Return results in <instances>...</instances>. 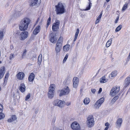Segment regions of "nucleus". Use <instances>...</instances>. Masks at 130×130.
I'll return each mask as SVG.
<instances>
[{"label": "nucleus", "mask_w": 130, "mask_h": 130, "mask_svg": "<svg viewBox=\"0 0 130 130\" xmlns=\"http://www.w3.org/2000/svg\"><path fill=\"white\" fill-rule=\"evenodd\" d=\"M30 22V20L28 18H25L20 22L19 25L20 30L22 31L26 30L28 27V26Z\"/></svg>", "instance_id": "nucleus-1"}, {"label": "nucleus", "mask_w": 130, "mask_h": 130, "mask_svg": "<svg viewBox=\"0 0 130 130\" xmlns=\"http://www.w3.org/2000/svg\"><path fill=\"white\" fill-rule=\"evenodd\" d=\"M55 11L57 14H62L66 11V6L64 3L59 2L55 6Z\"/></svg>", "instance_id": "nucleus-2"}, {"label": "nucleus", "mask_w": 130, "mask_h": 130, "mask_svg": "<svg viewBox=\"0 0 130 130\" xmlns=\"http://www.w3.org/2000/svg\"><path fill=\"white\" fill-rule=\"evenodd\" d=\"M63 39V38L62 37H60L58 39L56 44L55 51L56 53V55L58 54V53L60 52L61 49Z\"/></svg>", "instance_id": "nucleus-3"}, {"label": "nucleus", "mask_w": 130, "mask_h": 130, "mask_svg": "<svg viewBox=\"0 0 130 130\" xmlns=\"http://www.w3.org/2000/svg\"><path fill=\"white\" fill-rule=\"evenodd\" d=\"M55 88V84H51L50 85L48 93V97L50 99H52L54 96Z\"/></svg>", "instance_id": "nucleus-4"}, {"label": "nucleus", "mask_w": 130, "mask_h": 130, "mask_svg": "<svg viewBox=\"0 0 130 130\" xmlns=\"http://www.w3.org/2000/svg\"><path fill=\"white\" fill-rule=\"evenodd\" d=\"M53 104L55 106H58L60 108H62L64 106L65 102L61 100L57 99L53 102Z\"/></svg>", "instance_id": "nucleus-5"}, {"label": "nucleus", "mask_w": 130, "mask_h": 130, "mask_svg": "<svg viewBox=\"0 0 130 130\" xmlns=\"http://www.w3.org/2000/svg\"><path fill=\"white\" fill-rule=\"evenodd\" d=\"M87 125L89 127H92L94 125V121L92 115H89L88 116L87 118Z\"/></svg>", "instance_id": "nucleus-6"}, {"label": "nucleus", "mask_w": 130, "mask_h": 130, "mask_svg": "<svg viewBox=\"0 0 130 130\" xmlns=\"http://www.w3.org/2000/svg\"><path fill=\"white\" fill-rule=\"evenodd\" d=\"M120 90L119 87L115 86L113 87L110 92V95L112 96H114L117 94Z\"/></svg>", "instance_id": "nucleus-7"}, {"label": "nucleus", "mask_w": 130, "mask_h": 130, "mask_svg": "<svg viewBox=\"0 0 130 130\" xmlns=\"http://www.w3.org/2000/svg\"><path fill=\"white\" fill-rule=\"evenodd\" d=\"M104 101V98H102L98 100L95 103L93 106V107L96 109H98Z\"/></svg>", "instance_id": "nucleus-8"}, {"label": "nucleus", "mask_w": 130, "mask_h": 130, "mask_svg": "<svg viewBox=\"0 0 130 130\" xmlns=\"http://www.w3.org/2000/svg\"><path fill=\"white\" fill-rule=\"evenodd\" d=\"M70 91V90L68 87H65L61 91L59 95L61 96L63 95H67L69 93Z\"/></svg>", "instance_id": "nucleus-9"}, {"label": "nucleus", "mask_w": 130, "mask_h": 130, "mask_svg": "<svg viewBox=\"0 0 130 130\" xmlns=\"http://www.w3.org/2000/svg\"><path fill=\"white\" fill-rule=\"evenodd\" d=\"M71 128L73 130H80V127L78 123L76 122H73L71 125Z\"/></svg>", "instance_id": "nucleus-10"}, {"label": "nucleus", "mask_w": 130, "mask_h": 130, "mask_svg": "<svg viewBox=\"0 0 130 130\" xmlns=\"http://www.w3.org/2000/svg\"><path fill=\"white\" fill-rule=\"evenodd\" d=\"M28 32L26 31H24L22 32L20 35V38L21 40H22L25 39L28 37Z\"/></svg>", "instance_id": "nucleus-11"}, {"label": "nucleus", "mask_w": 130, "mask_h": 130, "mask_svg": "<svg viewBox=\"0 0 130 130\" xmlns=\"http://www.w3.org/2000/svg\"><path fill=\"white\" fill-rule=\"evenodd\" d=\"M122 122V119L121 118H119L117 120L116 123V127L118 129L120 128Z\"/></svg>", "instance_id": "nucleus-12"}, {"label": "nucleus", "mask_w": 130, "mask_h": 130, "mask_svg": "<svg viewBox=\"0 0 130 130\" xmlns=\"http://www.w3.org/2000/svg\"><path fill=\"white\" fill-rule=\"evenodd\" d=\"M79 82V79L76 77H74L73 79V85L74 88L77 87Z\"/></svg>", "instance_id": "nucleus-13"}, {"label": "nucleus", "mask_w": 130, "mask_h": 130, "mask_svg": "<svg viewBox=\"0 0 130 130\" xmlns=\"http://www.w3.org/2000/svg\"><path fill=\"white\" fill-rule=\"evenodd\" d=\"M130 84V77H127L125 79L124 84V88H125L126 87L128 86Z\"/></svg>", "instance_id": "nucleus-14"}, {"label": "nucleus", "mask_w": 130, "mask_h": 130, "mask_svg": "<svg viewBox=\"0 0 130 130\" xmlns=\"http://www.w3.org/2000/svg\"><path fill=\"white\" fill-rule=\"evenodd\" d=\"M5 69L4 67H1L0 68V79L4 76L5 72Z\"/></svg>", "instance_id": "nucleus-15"}, {"label": "nucleus", "mask_w": 130, "mask_h": 130, "mask_svg": "<svg viewBox=\"0 0 130 130\" xmlns=\"http://www.w3.org/2000/svg\"><path fill=\"white\" fill-rule=\"evenodd\" d=\"M24 76L25 74L23 72H19L17 75V78L20 80L23 79Z\"/></svg>", "instance_id": "nucleus-16"}, {"label": "nucleus", "mask_w": 130, "mask_h": 130, "mask_svg": "<svg viewBox=\"0 0 130 130\" xmlns=\"http://www.w3.org/2000/svg\"><path fill=\"white\" fill-rule=\"evenodd\" d=\"M41 29V27L40 25H38L35 28L33 31V34L34 35H37L40 31Z\"/></svg>", "instance_id": "nucleus-17"}, {"label": "nucleus", "mask_w": 130, "mask_h": 130, "mask_svg": "<svg viewBox=\"0 0 130 130\" xmlns=\"http://www.w3.org/2000/svg\"><path fill=\"white\" fill-rule=\"evenodd\" d=\"M17 119V117L15 115H12L11 116L10 118L7 120V121L9 122H11Z\"/></svg>", "instance_id": "nucleus-18"}, {"label": "nucleus", "mask_w": 130, "mask_h": 130, "mask_svg": "<svg viewBox=\"0 0 130 130\" xmlns=\"http://www.w3.org/2000/svg\"><path fill=\"white\" fill-rule=\"evenodd\" d=\"M51 36V38L50 39V41L52 43H55L57 40L56 38L55 35L54 34H52Z\"/></svg>", "instance_id": "nucleus-19"}, {"label": "nucleus", "mask_w": 130, "mask_h": 130, "mask_svg": "<svg viewBox=\"0 0 130 130\" xmlns=\"http://www.w3.org/2000/svg\"><path fill=\"white\" fill-rule=\"evenodd\" d=\"M26 87L24 84H22L19 87V89L20 91L22 92H24L25 90Z\"/></svg>", "instance_id": "nucleus-20"}, {"label": "nucleus", "mask_w": 130, "mask_h": 130, "mask_svg": "<svg viewBox=\"0 0 130 130\" xmlns=\"http://www.w3.org/2000/svg\"><path fill=\"white\" fill-rule=\"evenodd\" d=\"M35 78V75L34 73H31L28 77V80L30 82H32L33 81Z\"/></svg>", "instance_id": "nucleus-21"}, {"label": "nucleus", "mask_w": 130, "mask_h": 130, "mask_svg": "<svg viewBox=\"0 0 130 130\" xmlns=\"http://www.w3.org/2000/svg\"><path fill=\"white\" fill-rule=\"evenodd\" d=\"M38 0H31L30 3V6H33L37 4Z\"/></svg>", "instance_id": "nucleus-22"}, {"label": "nucleus", "mask_w": 130, "mask_h": 130, "mask_svg": "<svg viewBox=\"0 0 130 130\" xmlns=\"http://www.w3.org/2000/svg\"><path fill=\"white\" fill-rule=\"evenodd\" d=\"M70 45L69 44H67L64 45L63 47V50L64 52H67L69 50Z\"/></svg>", "instance_id": "nucleus-23"}, {"label": "nucleus", "mask_w": 130, "mask_h": 130, "mask_svg": "<svg viewBox=\"0 0 130 130\" xmlns=\"http://www.w3.org/2000/svg\"><path fill=\"white\" fill-rule=\"evenodd\" d=\"M102 12L100 13V15L97 17L96 19V20L95 24H97L99 22V21L101 19L102 17Z\"/></svg>", "instance_id": "nucleus-24"}, {"label": "nucleus", "mask_w": 130, "mask_h": 130, "mask_svg": "<svg viewBox=\"0 0 130 130\" xmlns=\"http://www.w3.org/2000/svg\"><path fill=\"white\" fill-rule=\"evenodd\" d=\"M112 38H111L109 39L107 42L106 44V47H109L111 44L112 41Z\"/></svg>", "instance_id": "nucleus-25"}, {"label": "nucleus", "mask_w": 130, "mask_h": 130, "mask_svg": "<svg viewBox=\"0 0 130 130\" xmlns=\"http://www.w3.org/2000/svg\"><path fill=\"white\" fill-rule=\"evenodd\" d=\"M42 60V55L41 54H40L38 57V64L40 65L41 64V62Z\"/></svg>", "instance_id": "nucleus-26"}, {"label": "nucleus", "mask_w": 130, "mask_h": 130, "mask_svg": "<svg viewBox=\"0 0 130 130\" xmlns=\"http://www.w3.org/2000/svg\"><path fill=\"white\" fill-rule=\"evenodd\" d=\"M108 80L105 79V77L104 76L100 79V82L101 83H105Z\"/></svg>", "instance_id": "nucleus-27"}, {"label": "nucleus", "mask_w": 130, "mask_h": 130, "mask_svg": "<svg viewBox=\"0 0 130 130\" xmlns=\"http://www.w3.org/2000/svg\"><path fill=\"white\" fill-rule=\"evenodd\" d=\"M90 99L88 98H85L84 100V103L85 105L88 104L90 102Z\"/></svg>", "instance_id": "nucleus-28"}, {"label": "nucleus", "mask_w": 130, "mask_h": 130, "mask_svg": "<svg viewBox=\"0 0 130 130\" xmlns=\"http://www.w3.org/2000/svg\"><path fill=\"white\" fill-rule=\"evenodd\" d=\"M59 26L53 24L52 27V30L53 31H56L59 29Z\"/></svg>", "instance_id": "nucleus-29"}, {"label": "nucleus", "mask_w": 130, "mask_h": 130, "mask_svg": "<svg viewBox=\"0 0 130 130\" xmlns=\"http://www.w3.org/2000/svg\"><path fill=\"white\" fill-rule=\"evenodd\" d=\"M117 74V72L116 71H114L112 72L109 76L111 77L116 76Z\"/></svg>", "instance_id": "nucleus-30"}, {"label": "nucleus", "mask_w": 130, "mask_h": 130, "mask_svg": "<svg viewBox=\"0 0 130 130\" xmlns=\"http://www.w3.org/2000/svg\"><path fill=\"white\" fill-rule=\"evenodd\" d=\"M119 98V96L118 95L114 97L112 99L111 101V103L112 104H113Z\"/></svg>", "instance_id": "nucleus-31"}, {"label": "nucleus", "mask_w": 130, "mask_h": 130, "mask_svg": "<svg viewBox=\"0 0 130 130\" xmlns=\"http://www.w3.org/2000/svg\"><path fill=\"white\" fill-rule=\"evenodd\" d=\"M128 7V4L127 3H126L122 7V11H125Z\"/></svg>", "instance_id": "nucleus-32"}, {"label": "nucleus", "mask_w": 130, "mask_h": 130, "mask_svg": "<svg viewBox=\"0 0 130 130\" xmlns=\"http://www.w3.org/2000/svg\"><path fill=\"white\" fill-rule=\"evenodd\" d=\"M122 27V25H119L118 26L116 29L115 31L116 32H118L120 30Z\"/></svg>", "instance_id": "nucleus-33"}, {"label": "nucleus", "mask_w": 130, "mask_h": 130, "mask_svg": "<svg viewBox=\"0 0 130 130\" xmlns=\"http://www.w3.org/2000/svg\"><path fill=\"white\" fill-rule=\"evenodd\" d=\"M9 75V74L8 73H7L6 74L5 76V78L4 79V83H5L6 81V82H7V80L8 79V77Z\"/></svg>", "instance_id": "nucleus-34"}, {"label": "nucleus", "mask_w": 130, "mask_h": 130, "mask_svg": "<svg viewBox=\"0 0 130 130\" xmlns=\"http://www.w3.org/2000/svg\"><path fill=\"white\" fill-rule=\"evenodd\" d=\"M5 117V115L2 112H0V120L3 119Z\"/></svg>", "instance_id": "nucleus-35"}, {"label": "nucleus", "mask_w": 130, "mask_h": 130, "mask_svg": "<svg viewBox=\"0 0 130 130\" xmlns=\"http://www.w3.org/2000/svg\"><path fill=\"white\" fill-rule=\"evenodd\" d=\"M92 3H91L90 2L89 3V5L87 7L86 9L85 10H89L90 9L91 7V6Z\"/></svg>", "instance_id": "nucleus-36"}, {"label": "nucleus", "mask_w": 130, "mask_h": 130, "mask_svg": "<svg viewBox=\"0 0 130 130\" xmlns=\"http://www.w3.org/2000/svg\"><path fill=\"white\" fill-rule=\"evenodd\" d=\"M68 55H69V54L68 53L66 55L65 57H64V58L63 60V63H64L66 62L67 59V58H68Z\"/></svg>", "instance_id": "nucleus-37"}, {"label": "nucleus", "mask_w": 130, "mask_h": 130, "mask_svg": "<svg viewBox=\"0 0 130 130\" xmlns=\"http://www.w3.org/2000/svg\"><path fill=\"white\" fill-rule=\"evenodd\" d=\"M4 36V35L3 31H0V40L2 39Z\"/></svg>", "instance_id": "nucleus-38"}, {"label": "nucleus", "mask_w": 130, "mask_h": 130, "mask_svg": "<svg viewBox=\"0 0 130 130\" xmlns=\"http://www.w3.org/2000/svg\"><path fill=\"white\" fill-rule=\"evenodd\" d=\"M51 18L50 17H49L47 21V27L48 26L50 25L51 23Z\"/></svg>", "instance_id": "nucleus-39"}, {"label": "nucleus", "mask_w": 130, "mask_h": 130, "mask_svg": "<svg viewBox=\"0 0 130 130\" xmlns=\"http://www.w3.org/2000/svg\"><path fill=\"white\" fill-rule=\"evenodd\" d=\"M30 97V94L28 93L27 95L25 97V100L26 101H27Z\"/></svg>", "instance_id": "nucleus-40"}, {"label": "nucleus", "mask_w": 130, "mask_h": 130, "mask_svg": "<svg viewBox=\"0 0 130 130\" xmlns=\"http://www.w3.org/2000/svg\"><path fill=\"white\" fill-rule=\"evenodd\" d=\"M56 117H54L53 118L52 120V124H54L56 120Z\"/></svg>", "instance_id": "nucleus-41"}, {"label": "nucleus", "mask_w": 130, "mask_h": 130, "mask_svg": "<svg viewBox=\"0 0 130 130\" xmlns=\"http://www.w3.org/2000/svg\"><path fill=\"white\" fill-rule=\"evenodd\" d=\"M3 105L0 104V112H2L3 110Z\"/></svg>", "instance_id": "nucleus-42"}, {"label": "nucleus", "mask_w": 130, "mask_h": 130, "mask_svg": "<svg viewBox=\"0 0 130 130\" xmlns=\"http://www.w3.org/2000/svg\"><path fill=\"white\" fill-rule=\"evenodd\" d=\"M14 57V55L13 54H10L9 57V59L10 60H11L12 58H13Z\"/></svg>", "instance_id": "nucleus-43"}, {"label": "nucleus", "mask_w": 130, "mask_h": 130, "mask_svg": "<svg viewBox=\"0 0 130 130\" xmlns=\"http://www.w3.org/2000/svg\"><path fill=\"white\" fill-rule=\"evenodd\" d=\"M96 91V90L95 89H91V91L94 94Z\"/></svg>", "instance_id": "nucleus-44"}, {"label": "nucleus", "mask_w": 130, "mask_h": 130, "mask_svg": "<svg viewBox=\"0 0 130 130\" xmlns=\"http://www.w3.org/2000/svg\"><path fill=\"white\" fill-rule=\"evenodd\" d=\"M54 24L59 26V21L57 20V21Z\"/></svg>", "instance_id": "nucleus-45"}, {"label": "nucleus", "mask_w": 130, "mask_h": 130, "mask_svg": "<svg viewBox=\"0 0 130 130\" xmlns=\"http://www.w3.org/2000/svg\"><path fill=\"white\" fill-rule=\"evenodd\" d=\"M26 51H27L26 50H25L24 51L23 53L22 56H25V55H26Z\"/></svg>", "instance_id": "nucleus-46"}, {"label": "nucleus", "mask_w": 130, "mask_h": 130, "mask_svg": "<svg viewBox=\"0 0 130 130\" xmlns=\"http://www.w3.org/2000/svg\"><path fill=\"white\" fill-rule=\"evenodd\" d=\"M78 36V35H75V37H74V42H75L76 41V40L77 39V37Z\"/></svg>", "instance_id": "nucleus-47"}, {"label": "nucleus", "mask_w": 130, "mask_h": 130, "mask_svg": "<svg viewBox=\"0 0 130 130\" xmlns=\"http://www.w3.org/2000/svg\"><path fill=\"white\" fill-rule=\"evenodd\" d=\"M79 32V30L78 29H77L76 30V32L75 33V35H78Z\"/></svg>", "instance_id": "nucleus-48"}, {"label": "nucleus", "mask_w": 130, "mask_h": 130, "mask_svg": "<svg viewBox=\"0 0 130 130\" xmlns=\"http://www.w3.org/2000/svg\"><path fill=\"white\" fill-rule=\"evenodd\" d=\"M66 105L67 106H69V105H71V102H66Z\"/></svg>", "instance_id": "nucleus-49"}, {"label": "nucleus", "mask_w": 130, "mask_h": 130, "mask_svg": "<svg viewBox=\"0 0 130 130\" xmlns=\"http://www.w3.org/2000/svg\"><path fill=\"white\" fill-rule=\"evenodd\" d=\"M102 88H100L99 89V90L98 91V93H100L102 92Z\"/></svg>", "instance_id": "nucleus-50"}, {"label": "nucleus", "mask_w": 130, "mask_h": 130, "mask_svg": "<svg viewBox=\"0 0 130 130\" xmlns=\"http://www.w3.org/2000/svg\"><path fill=\"white\" fill-rule=\"evenodd\" d=\"M119 19V17H118L116 19L115 21V23H118V21Z\"/></svg>", "instance_id": "nucleus-51"}, {"label": "nucleus", "mask_w": 130, "mask_h": 130, "mask_svg": "<svg viewBox=\"0 0 130 130\" xmlns=\"http://www.w3.org/2000/svg\"><path fill=\"white\" fill-rule=\"evenodd\" d=\"M130 58V57H129V56H128L127 58V60L126 61V62H128L129 61V60Z\"/></svg>", "instance_id": "nucleus-52"}, {"label": "nucleus", "mask_w": 130, "mask_h": 130, "mask_svg": "<svg viewBox=\"0 0 130 130\" xmlns=\"http://www.w3.org/2000/svg\"><path fill=\"white\" fill-rule=\"evenodd\" d=\"M39 110L38 109H35V113L36 114L37 113L38 111Z\"/></svg>", "instance_id": "nucleus-53"}, {"label": "nucleus", "mask_w": 130, "mask_h": 130, "mask_svg": "<svg viewBox=\"0 0 130 130\" xmlns=\"http://www.w3.org/2000/svg\"><path fill=\"white\" fill-rule=\"evenodd\" d=\"M105 125L106 127H108V126L109 125V124L107 122L105 123Z\"/></svg>", "instance_id": "nucleus-54"}, {"label": "nucleus", "mask_w": 130, "mask_h": 130, "mask_svg": "<svg viewBox=\"0 0 130 130\" xmlns=\"http://www.w3.org/2000/svg\"><path fill=\"white\" fill-rule=\"evenodd\" d=\"M10 47L11 49H13V46L12 45H10Z\"/></svg>", "instance_id": "nucleus-55"}, {"label": "nucleus", "mask_w": 130, "mask_h": 130, "mask_svg": "<svg viewBox=\"0 0 130 130\" xmlns=\"http://www.w3.org/2000/svg\"><path fill=\"white\" fill-rule=\"evenodd\" d=\"M108 127H106L105 128L104 130H107L108 129Z\"/></svg>", "instance_id": "nucleus-56"}, {"label": "nucleus", "mask_w": 130, "mask_h": 130, "mask_svg": "<svg viewBox=\"0 0 130 130\" xmlns=\"http://www.w3.org/2000/svg\"><path fill=\"white\" fill-rule=\"evenodd\" d=\"M39 20H40L39 18H38L37 19V21L36 23H37L39 21Z\"/></svg>", "instance_id": "nucleus-57"}, {"label": "nucleus", "mask_w": 130, "mask_h": 130, "mask_svg": "<svg viewBox=\"0 0 130 130\" xmlns=\"http://www.w3.org/2000/svg\"><path fill=\"white\" fill-rule=\"evenodd\" d=\"M110 0H106L107 2H108Z\"/></svg>", "instance_id": "nucleus-58"}, {"label": "nucleus", "mask_w": 130, "mask_h": 130, "mask_svg": "<svg viewBox=\"0 0 130 130\" xmlns=\"http://www.w3.org/2000/svg\"><path fill=\"white\" fill-rule=\"evenodd\" d=\"M59 130H63L60 129H59Z\"/></svg>", "instance_id": "nucleus-59"}]
</instances>
